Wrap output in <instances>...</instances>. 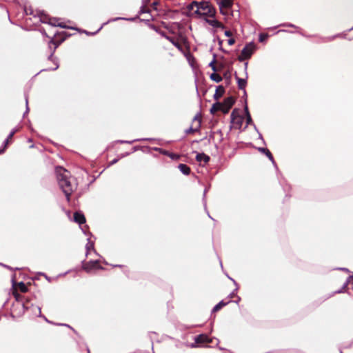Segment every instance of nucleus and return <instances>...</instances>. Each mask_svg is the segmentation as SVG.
<instances>
[{"instance_id":"obj_1","label":"nucleus","mask_w":353,"mask_h":353,"mask_svg":"<svg viewBox=\"0 0 353 353\" xmlns=\"http://www.w3.org/2000/svg\"><path fill=\"white\" fill-rule=\"evenodd\" d=\"M57 179L60 188L69 201L70 196L76 188L74 183L72 182L70 172L62 167L56 168Z\"/></svg>"},{"instance_id":"obj_2","label":"nucleus","mask_w":353,"mask_h":353,"mask_svg":"<svg viewBox=\"0 0 353 353\" xmlns=\"http://www.w3.org/2000/svg\"><path fill=\"white\" fill-rule=\"evenodd\" d=\"M194 7L196 8V12H201L209 17H213L215 14L214 9L208 2L199 3L193 1L190 5V8L194 9Z\"/></svg>"},{"instance_id":"obj_3","label":"nucleus","mask_w":353,"mask_h":353,"mask_svg":"<svg viewBox=\"0 0 353 353\" xmlns=\"http://www.w3.org/2000/svg\"><path fill=\"white\" fill-rule=\"evenodd\" d=\"M255 50V45L253 42H250L245 45L241 50V55L238 57L239 61L250 59Z\"/></svg>"},{"instance_id":"obj_4","label":"nucleus","mask_w":353,"mask_h":353,"mask_svg":"<svg viewBox=\"0 0 353 353\" xmlns=\"http://www.w3.org/2000/svg\"><path fill=\"white\" fill-rule=\"evenodd\" d=\"M83 269L87 272H91L94 269H101L103 268L99 265V261H90L83 264Z\"/></svg>"},{"instance_id":"obj_5","label":"nucleus","mask_w":353,"mask_h":353,"mask_svg":"<svg viewBox=\"0 0 353 353\" xmlns=\"http://www.w3.org/2000/svg\"><path fill=\"white\" fill-rule=\"evenodd\" d=\"M234 99L232 97H228L225 99L223 103H221L223 105V113H228L234 103Z\"/></svg>"},{"instance_id":"obj_6","label":"nucleus","mask_w":353,"mask_h":353,"mask_svg":"<svg viewBox=\"0 0 353 353\" xmlns=\"http://www.w3.org/2000/svg\"><path fill=\"white\" fill-rule=\"evenodd\" d=\"M231 123L236 125L239 128L241 126L243 118L239 115L236 114V110H234L230 115Z\"/></svg>"},{"instance_id":"obj_7","label":"nucleus","mask_w":353,"mask_h":353,"mask_svg":"<svg viewBox=\"0 0 353 353\" xmlns=\"http://www.w3.org/2000/svg\"><path fill=\"white\" fill-rule=\"evenodd\" d=\"M194 341L196 343H211L212 339H210L208 335L201 334L195 336Z\"/></svg>"},{"instance_id":"obj_8","label":"nucleus","mask_w":353,"mask_h":353,"mask_svg":"<svg viewBox=\"0 0 353 353\" xmlns=\"http://www.w3.org/2000/svg\"><path fill=\"white\" fill-rule=\"evenodd\" d=\"M220 12H223V9H230L232 6V0H221L219 3Z\"/></svg>"},{"instance_id":"obj_9","label":"nucleus","mask_w":353,"mask_h":353,"mask_svg":"<svg viewBox=\"0 0 353 353\" xmlns=\"http://www.w3.org/2000/svg\"><path fill=\"white\" fill-rule=\"evenodd\" d=\"M74 221L79 223V224H82V223H84L85 222V218L83 215V213L81 212H76L74 214Z\"/></svg>"},{"instance_id":"obj_10","label":"nucleus","mask_w":353,"mask_h":353,"mask_svg":"<svg viewBox=\"0 0 353 353\" xmlns=\"http://www.w3.org/2000/svg\"><path fill=\"white\" fill-rule=\"evenodd\" d=\"M210 157L204 153H196V160L198 162H204L205 163H208L210 161Z\"/></svg>"},{"instance_id":"obj_11","label":"nucleus","mask_w":353,"mask_h":353,"mask_svg":"<svg viewBox=\"0 0 353 353\" xmlns=\"http://www.w3.org/2000/svg\"><path fill=\"white\" fill-rule=\"evenodd\" d=\"M118 20H129V21H132V20H134V19H132H132H127V18H124V17H116V18L111 19H110L108 22L104 23H103V25H102V26H101L98 29V30L96 32V33H97V32H98L99 31H100V30L102 29L103 26L104 25L107 24L108 23L111 22V21H118ZM85 32L87 34H95V32H94V33H90V32H87V31H85Z\"/></svg>"},{"instance_id":"obj_12","label":"nucleus","mask_w":353,"mask_h":353,"mask_svg":"<svg viewBox=\"0 0 353 353\" xmlns=\"http://www.w3.org/2000/svg\"><path fill=\"white\" fill-rule=\"evenodd\" d=\"M225 89L222 85H219L216 88L215 93L214 94V99L219 100L224 94Z\"/></svg>"},{"instance_id":"obj_13","label":"nucleus","mask_w":353,"mask_h":353,"mask_svg":"<svg viewBox=\"0 0 353 353\" xmlns=\"http://www.w3.org/2000/svg\"><path fill=\"white\" fill-rule=\"evenodd\" d=\"M258 150L261 153H263V154H265L272 163H275L273 156L268 149L265 148H258Z\"/></svg>"},{"instance_id":"obj_14","label":"nucleus","mask_w":353,"mask_h":353,"mask_svg":"<svg viewBox=\"0 0 353 353\" xmlns=\"http://www.w3.org/2000/svg\"><path fill=\"white\" fill-rule=\"evenodd\" d=\"M223 105L220 102H216L212 105L210 108V112L214 114L217 111H221L223 112Z\"/></svg>"},{"instance_id":"obj_15","label":"nucleus","mask_w":353,"mask_h":353,"mask_svg":"<svg viewBox=\"0 0 353 353\" xmlns=\"http://www.w3.org/2000/svg\"><path fill=\"white\" fill-rule=\"evenodd\" d=\"M162 35L171 42L177 49L182 50V46L178 41H175L172 37L165 35L164 33H163Z\"/></svg>"},{"instance_id":"obj_16","label":"nucleus","mask_w":353,"mask_h":353,"mask_svg":"<svg viewBox=\"0 0 353 353\" xmlns=\"http://www.w3.org/2000/svg\"><path fill=\"white\" fill-rule=\"evenodd\" d=\"M179 170L185 175H188L190 172V168L185 164L181 163L178 166Z\"/></svg>"},{"instance_id":"obj_17","label":"nucleus","mask_w":353,"mask_h":353,"mask_svg":"<svg viewBox=\"0 0 353 353\" xmlns=\"http://www.w3.org/2000/svg\"><path fill=\"white\" fill-rule=\"evenodd\" d=\"M85 249H86V256H88L90 253V250H93L95 254L96 251L94 249V242L91 241L90 239H88V243L85 245Z\"/></svg>"},{"instance_id":"obj_18","label":"nucleus","mask_w":353,"mask_h":353,"mask_svg":"<svg viewBox=\"0 0 353 353\" xmlns=\"http://www.w3.org/2000/svg\"><path fill=\"white\" fill-rule=\"evenodd\" d=\"M237 80L238 87L240 90H244L246 85L247 81L244 79L239 78L238 77H236Z\"/></svg>"},{"instance_id":"obj_19","label":"nucleus","mask_w":353,"mask_h":353,"mask_svg":"<svg viewBox=\"0 0 353 353\" xmlns=\"http://www.w3.org/2000/svg\"><path fill=\"white\" fill-rule=\"evenodd\" d=\"M230 301L225 303L223 301H220L212 309V312H216L221 310L223 306L226 305Z\"/></svg>"},{"instance_id":"obj_20","label":"nucleus","mask_w":353,"mask_h":353,"mask_svg":"<svg viewBox=\"0 0 353 353\" xmlns=\"http://www.w3.org/2000/svg\"><path fill=\"white\" fill-rule=\"evenodd\" d=\"M31 309L35 315L38 316H42L41 307L39 306H34L33 305H31Z\"/></svg>"},{"instance_id":"obj_21","label":"nucleus","mask_w":353,"mask_h":353,"mask_svg":"<svg viewBox=\"0 0 353 353\" xmlns=\"http://www.w3.org/2000/svg\"><path fill=\"white\" fill-rule=\"evenodd\" d=\"M210 79L216 83H219L222 81L221 77L215 72L210 74Z\"/></svg>"},{"instance_id":"obj_22","label":"nucleus","mask_w":353,"mask_h":353,"mask_svg":"<svg viewBox=\"0 0 353 353\" xmlns=\"http://www.w3.org/2000/svg\"><path fill=\"white\" fill-rule=\"evenodd\" d=\"M199 129H200V123H198L197 126L194 128L192 127H190L188 129L185 130V133L186 134L194 133V132L199 131Z\"/></svg>"},{"instance_id":"obj_23","label":"nucleus","mask_w":353,"mask_h":353,"mask_svg":"<svg viewBox=\"0 0 353 353\" xmlns=\"http://www.w3.org/2000/svg\"><path fill=\"white\" fill-rule=\"evenodd\" d=\"M18 286H19V288L21 292H26L28 291V288L27 286L24 284V283L23 282H19L18 283Z\"/></svg>"},{"instance_id":"obj_24","label":"nucleus","mask_w":353,"mask_h":353,"mask_svg":"<svg viewBox=\"0 0 353 353\" xmlns=\"http://www.w3.org/2000/svg\"><path fill=\"white\" fill-rule=\"evenodd\" d=\"M215 62H216V55L214 54L213 60L209 63V66L212 68V70L214 72H216L217 70L216 67L215 65Z\"/></svg>"},{"instance_id":"obj_25","label":"nucleus","mask_w":353,"mask_h":353,"mask_svg":"<svg viewBox=\"0 0 353 353\" xmlns=\"http://www.w3.org/2000/svg\"><path fill=\"white\" fill-rule=\"evenodd\" d=\"M228 277L233 281L234 284L236 285V288L234 289V290L230 294V297H233L234 296H235V294H236V292L238 290L239 288H238V285L236 283V282L233 279H232L231 277H230L229 276H228Z\"/></svg>"},{"instance_id":"obj_26","label":"nucleus","mask_w":353,"mask_h":353,"mask_svg":"<svg viewBox=\"0 0 353 353\" xmlns=\"http://www.w3.org/2000/svg\"><path fill=\"white\" fill-rule=\"evenodd\" d=\"M150 10L146 8V5L143 4L140 8L139 14L148 13Z\"/></svg>"},{"instance_id":"obj_27","label":"nucleus","mask_w":353,"mask_h":353,"mask_svg":"<svg viewBox=\"0 0 353 353\" xmlns=\"http://www.w3.org/2000/svg\"><path fill=\"white\" fill-rule=\"evenodd\" d=\"M268 37L267 34H260L259 40L260 42H264Z\"/></svg>"},{"instance_id":"obj_28","label":"nucleus","mask_w":353,"mask_h":353,"mask_svg":"<svg viewBox=\"0 0 353 353\" xmlns=\"http://www.w3.org/2000/svg\"><path fill=\"white\" fill-rule=\"evenodd\" d=\"M10 139L7 137V139L4 141V147L2 149H0V154L3 153L5 150V148L7 147V145L9 143Z\"/></svg>"},{"instance_id":"obj_29","label":"nucleus","mask_w":353,"mask_h":353,"mask_svg":"<svg viewBox=\"0 0 353 353\" xmlns=\"http://www.w3.org/2000/svg\"><path fill=\"white\" fill-rule=\"evenodd\" d=\"M246 122L247 125H250L252 123V119L251 118L250 112H248V115L246 116Z\"/></svg>"},{"instance_id":"obj_30","label":"nucleus","mask_w":353,"mask_h":353,"mask_svg":"<svg viewBox=\"0 0 353 353\" xmlns=\"http://www.w3.org/2000/svg\"><path fill=\"white\" fill-rule=\"evenodd\" d=\"M139 141H141V139H134V140H132V141H123V140H121V141H119V142L121 143L131 144V143H132L134 142Z\"/></svg>"},{"instance_id":"obj_31","label":"nucleus","mask_w":353,"mask_h":353,"mask_svg":"<svg viewBox=\"0 0 353 353\" xmlns=\"http://www.w3.org/2000/svg\"><path fill=\"white\" fill-rule=\"evenodd\" d=\"M50 43H52L54 45V50H53V52L51 53V54L49 56L48 59H50V60H52V58H53V53L55 50V49L57 48V45H56L54 42V41L52 39L50 41Z\"/></svg>"},{"instance_id":"obj_32","label":"nucleus","mask_w":353,"mask_h":353,"mask_svg":"<svg viewBox=\"0 0 353 353\" xmlns=\"http://www.w3.org/2000/svg\"><path fill=\"white\" fill-rule=\"evenodd\" d=\"M17 129H13L10 133L9 134V135L8 136V138L11 139L12 138V137L14 136V134L17 132Z\"/></svg>"},{"instance_id":"obj_33","label":"nucleus","mask_w":353,"mask_h":353,"mask_svg":"<svg viewBox=\"0 0 353 353\" xmlns=\"http://www.w3.org/2000/svg\"><path fill=\"white\" fill-rule=\"evenodd\" d=\"M210 24L215 27H219L220 25V23L216 20L212 21L210 22Z\"/></svg>"},{"instance_id":"obj_34","label":"nucleus","mask_w":353,"mask_h":353,"mask_svg":"<svg viewBox=\"0 0 353 353\" xmlns=\"http://www.w3.org/2000/svg\"><path fill=\"white\" fill-rule=\"evenodd\" d=\"M49 23L55 26H57L54 22H52V19L50 20ZM57 26L61 28H66V26H63L62 23H59Z\"/></svg>"},{"instance_id":"obj_35","label":"nucleus","mask_w":353,"mask_h":353,"mask_svg":"<svg viewBox=\"0 0 353 353\" xmlns=\"http://www.w3.org/2000/svg\"><path fill=\"white\" fill-rule=\"evenodd\" d=\"M28 97H27V96H26V112H25V113H24L23 116H25V115H26V114H27V113L28 112V111H29V108H28Z\"/></svg>"},{"instance_id":"obj_36","label":"nucleus","mask_w":353,"mask_h":353,"mask_svg":"<svg viewBox=\"0 0 353 353\" xmlns=\"http://www.w3.org/2000/svg\"><path fill=\"white\" fill-rule=\"evenodd\" d=\"M280 26L296 28L294 25H293L292 23H283V24H281Z\"/></svg>"},{"instance_id":"obj_37","label":"nucleus","mask_w":353,"mask_h":353,"mask_svg":"<svg viewBox=\"0 0 353 353\" xmlns=\"http://www.w3.org/2000/svg\"><path fill=\"white\" fill-rule=\"evenodd\" d=\"M229 10L230 9H223V12H221V13L223 15H228L229 13Z\"/></svg>"},{"instance_id":"obj_38","label":"nucleus","mask_w":353,"mask_h":353,"mask_svg":"<svg viewBox=\"0 0 353 353\" xmlns=\"http://www.w3.org/2000/svg\"><path fill=\"white\" fill-rule=\"evenodd\" d=\"M229 45L232 46L235 43V40L234 39H230L228 41Z\"/></svg>"},{"instance_id":"obj_39","label":"nucleus","mask_w":353,"mask_h":353,"mask_svg":"<svg viewBox=\"0 0 353 353\" xmlns=\"http://www.w3.org/2000/svg\"><path fill=\"white\" fill-rule=\"evenodd\" d=\"M347 282H345V283L343 284V286L342 290H339V291H337L336 292H337V293H341V292H343V290L347 287Z\"/></svg>"},{"instance_id":"obj_40","label":"nucleus","mask_w":353,"mask_h":353,"mask_svg":"<svg viewBox=\"0 0 353 353\" xmlns=\"http://www.w3.org/2000/svg\"><path fill=\"white\" fill-rule=\"evenodd\" d=\"M225 35L226 37H231V36L232 35V33L230 30H226V31L225 32Z\"/></svg>"},{"instance_id":"obj_41","label":"nucleus","mask_w":353,"mask_h":353,"mask_svg":"<svg viewBox=\"0 0 353 353\" xmlns=\"http://www.w3.org/2000/svg\"><path fill=\"white\" fill-rule=\"evenodd\" d=\"M198 121V123H199V121H201V119L199 117V116L198 115H196L194 119H193V121Z\"/></svg>"},{"instance_id":"obj_42","label":"nucleus","mask_w":353,"mask_h":353,"mask_svg":"<svg viewBox=\"0 0 353 353\" xmlns=\"http://www.w3.org/2000/svg\"><path fill=\"white\" fill-rule=\"evenodd\" d=\"M169 157H170V158H172V159H176V158H177L176 155V154H172V153H170V154H169Z\"/></svg>"},{"instance_id":"obj_43","label":"nucleus","mask_w":353,"mask_h":353,"mask_svg":"<svg viewBox=\"0 0 353 353\" xmlns=\"http://www.w3.org/2000/svg\"><path fill=\"white\" fill-rule=\"evenodd\" d=\"M117 161H118V159H113V160L110 163V165H112L115 164Z\"/></svg>"},{"instance_id":"obj_44","label":"nucleus","mask_w":353,"mask_h":353,"mask_svg":"<svg viewBox=\"0 0 353 353\" xmlns=\"http://www.w3.org/2000/svg\"><path fill=\"white\" fill-rule=\"evenodd\" d=\"M23 307L24 310H29L30 307L26 303H23Z\"/></svg>"},{"instance_id":"obj_45","label":"nucleus","mask_w":353,"mask_h":353,"mask_svg":"<svg viewBox=\"0 0 353 353\" xmlns=\"http://www.w3.org/2000/svg\"><path fill=\"white\" fill-rule=\"evenodd\" d=\"M14 295L16 299L19 300L20 295L18 293H14Z\"/></svg>"},{"instance_id":"obj_46","label":"nucleus","mask_w":353,"mask_h":353,"mask_svg":"<svg viewBox=\"0 0 353 353\" xmlns=\"http://www.w3.org/2000/svg\"><path fill=\"white\" fill-rule=\"evenodd\" d=\"M245 114L247 116L248 115V112H249L248 108L247 105L245 106Z\"/></svg>"},{"instance_id":"obj_47","label":"nucleus","mask_w":353,"mask_h":353,"mask_svg":"<svg viewBox=\"0 0 353 353\" xmlns=\"http://www.w3.org/2000/svg\"><path fill=\"white\" fill-rule=\"evenodd\" d=\"M158 3L157 2H153L152 3V6L154 7V9H156V6H157Z\"/></svg>"},{"instance_id":"obj_48","label":"nucleus","mask_w":353,"mask_h":353,"mask_svg":"<svg viewBox=\"0 0 353 353\" xmlns=\"http://www.w3.org/2000/svg\"><path fill=\"white\" fill-rule=\"evenodd\" d=\"M149 1L150 0H143V4L146 5Z\"/></svg>"},{"instance_id":"obj_49","label":"nucleus","mask_w":353,"mask_h":353,"mask_svg":"<svg viewBox=\"0 0 353 353\" xmlns=\"http://www.w3.org/2000/svg\"><path fill=\"white\" fill-rule=\"evenodd\" d=\"M149 1L150 0H143V4L146 5Z\"/></svg>"},{"instance_id":"obj_50","label":"nucleus","mask_w":353,"mask_h":353,"mask_svg":"<svg viewBox=\"0 0 353 353\" xmlns=\"http://www.w3.org/2000/svg\"><path fill=\"white\" fill-rule=\"evenodd\" d=\"M162 153H163V154H165V155H168V156L169 157V154H170V152H168V151H163V152H162Z\"/></svg>"},{"instance_id":"obj_51","label":"nucleus","mask_w":353,"mask_h":353,"mask_svg":"<svg viewBox=\"0 0 353 353\" xmlns=\"http://www.w3.org/2000/svg\"><path fill=\"white\" fill-rule=\"evenodd\" d=\"M55 64H56V66H55V68H54L52 69L53 70H57L59 68V64L57 62L55 63Z\"/></svg>"},{"instance_id":"obj_52","label":"nucleus","mask_w":353,"mask_h":353,"mask_svg":"<svg viewBox=\"0 0 353 353\" xmlns=\"http://www.w3.org/2000/svg\"><path fill=\"white\" fill-rule=\"evenodd\" d=\"M130 154V152H127V153H125V154L122 155V157L128 156V155H129Z\"/></svg>"},{"instance_id":"obj_53","label":"nucleus","mask_w":353,"mask_h":353,"mask_svg":"<svg viewBox=\"0 0 353 353\" xmlns=\"http://www.w3.org/2000/svg\"><path fill=\"white\" fill-rule=\"evenodd\" d=\"M259 138L263 141V139L262 135L261 134H259Z\"/></svg>"},{"instance_id":"obj_54","label":"nucleus","mask_w":353,"mask_h":353,"mask_svg":"<svg viewBox=\"0 0 353 353\" xmlns=\"http://www.w3.org/2000/svg\"><path fill=\"white\" fill-rule=\"evenodd\" d=\"M341 270H345V271H347V272L348 271V270H347V269H346V268H341Z\"/></svg>"},{"instance_id":"obj_55","label":"nucleus","mask_w":353,"mask_h":353,"mask_svg":"<svg viewBox=\"0 0 353 353\" xmlns=\"http://www.w3.org/2000/svg\"><path fill=\"white\" fill-rule=\"evenodd\" d=\"M60 325H65V326H67V327H70L67 324H59Z\"/></svg>"},{"instance_id":"obj_56","label":"nucleus","mask_w":353,"mask_h":353,"mask_svg":"<svg viewBox=\"0 0 353 353\" xmlns=\"http://www.w3.org/2000/svg\"><path fill=\"white\" fill-rule=\"evenodd\" d=\"M241 300L240 297H238V299H236V303H238Z\"/></svg>"},{"instance_id":"obj_57","label":"nucleus","mask_w":353,"mask_h":353,"mask_svg":"<svg viewBox=\"0 0 353 353\" xmlns=\"http://www.w3.org/2000/svg\"><path fill=\"white\" fill-rule=\"evenodd\" d=\"M137 150V147H134V148H133V151H134H134H136Z\"/></svg>"},{"instance_id":"obj_58","label":"nucleus","mask_w":353,"mask_h":353,"mask_svg":"<svg viewBox=\"0 0 353 353\" xmlns=\"http://www.w3.org/2000/svg\"><path fill=\"white\" fill-rule=\"evenodd\" d=\"M114 267H121V265H114Z\"/></svg>"},{"instance_id":"obj_59","label":"nucleus","mask_w":353,"mask_h":353,"mask_svg":"<svg viewBox=\"0 0 353 353\" xmlns=\"http://www.w3.org/2000/svg\"><path fill=\"white\" fill-rule=\"evenodd\" d=\"M43 318L45 319L46 321L49 322L48 320L45 316H43Z\"/></svg>"},{"instance_id":"obj_60","label":"nucleus","mask_w":353,"mask_h":353,"mask_svg":"<svg viewBox=\"0 0 353 353\" xmlns=\"http://www.w3.org/2000/svg\"><path fill=\"white\" fill-rule=\"evenodd\" d=\"M285 30H279V32H285Z\"/></svg>"},{"instance_id":"obj_61","label":"nucleus","mask_w":353,"mask_h":353,"mask_svg":"<svg viewBox=\"0 0 353 353\" xmlns=\"http://www.w3.org/2000/svg\"><path fill=\"white\" fill-rule=\"evenodd\" d=\"M247 65H248V63H245V68H247Z\"/></svg>"},{"instance_id":"obj_62","label":"nucleus","mask_w":353,"mask_h":353,"mask_svg":"<svg viewBox=\"0 0 353 353\" xmlns=\"http://www.w3.org/2000/svg\"><path fill=\"white\" fill-rule=\"evenodd\" d=\"M88 353H90V350H88Z\"/></svg>"},{"instance_id":"obj_63","label":"nucleus","mask_w":353,"mask_h":353,"mask_svg":"<svg viewBox=\"0 0 353 353\" xmlns=\"http://www.w3.org/2000/svg\"><path fill=\"white\" fill-rule=\"evenodd\" d=\"M340 353H342V352H340Z\"/></svg>"}]
</instances>
